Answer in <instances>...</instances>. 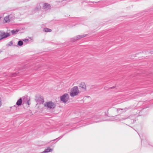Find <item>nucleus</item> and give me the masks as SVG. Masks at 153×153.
Returning a JSON list of instances; mask_svg holds the SVG:
<instances>
[{
  "instance_id": "f257e3e1",
  "label": "nucleus",
  "mask_w": 153,
  "mask_h": 153,
  "mask_svg": "<svg viewBox=\"0 0 153 153\" xmlns=\"http://www.w3.org/2000/svg\"><path fill=\"white\" fill-rule=\"evenodd\" d=\"M44 105L47 108L50 109H53L56 107L55 103L51 101H49L45 102Z\"/></svg>"
},
{
  "instance_id": "f03ea898",
  "label": "nucleus",
  "mask_w": 153,
  "mask_h": 153,
  "mask_svg": "<svg viewBox=\"0 0 153 153\" xmlns=\"http://www.w3.org/2000/svg\"><path fill=\"white\" fill-rule=\"evenodd\" d=\"M79 92L78 88L77 86H74L72 88L71 91L70 95L72 97L77 95Z\"/></svg>"
},
{
  "instance_id": "7ed1b4c3",
  "label": "nucleus",
  "mask_w": 153,
  "mask_h": 153,
  "mask_svg": "<svg viewBox=\"0 0 153 153\" xmlns=\"http://www.w3.org/2000/svg\"><path fill=\"white\" fill-rule=\"evenodd\" d=\"M69 96L67 93H65L60 97V100L61 101L64 103L67 102L68 100Z\"/></svg>"
},
{
  "instance_id": "20e7f679",
  "label": "nucleus",
  "mask_w": 153,
  "mask_h": 153,
  "mask_svg": "<svg viewBox=\"0 0 153 153\" xmlns=\"http://www.w3.org/2000/svg\"><path fill=\"white\" fill-rule=\"evenodd\" d=\"M10 36V33H5L2 31H0V40L7 37Z\"/></svg>"
},
{
  "instance_id": "39448f33",
  "label": "nucleus",
  "mask_w": 153,
  "mask_h": 153,
  "mask_svg": "<svg viewBox=\"0 0 153 153\" xmlns=\"http://www.w3.org/2000/svg\"><path fill=\"white\" fill-rule=\"evenodd\" d=\"M22 100L21 98H20L16 102V105L18 106L20 105L22 103Z\"/></svg>"
},
{
  "instance_id": "423d86ee",
  "label": "nucleus",
  "mask_w": 153,
  "mask_h": 153,
  "mask_svg": "<svg viewBox=\"0 0 153 153\" xmlns=\"http://www.w3.org/2000/svg\"><path fill=\"white\" fill-rule=\"evenodd\" d=\"M80 87L83 88L85 89L86 88V85L84 82H82L80 84Z\"/></svg>"
},
{
  "instance_id": "0eeeda50",
  "label": "nucleus",
  "mask_w": 153,
  "mask_h": 153,
  "mask_svg": "<svg viewBox=\"0 0 153 153\" xmlns=\"http://www.w3.org/2000/svg\"><path fill=\"white\" fill-rule=\"evenodd\" d=\"M10 19L9 18V16H6L4 18V22L6 23L8 22H10Z\"/></svg>"
},
{
  "instance_id": "6e6552de",
  "label": "nucleus",
  "mask_w": 153,
  "mask_h": 153,
  "mask_svg": "<svg viewBox=\"0 0 153 153\" xmlns=\"http://www.w3.org/2000/svg\"><path fill=\"white\" fill-rule=\"evenodd\" d=\"M52 149L50 148H48L45 149L44 151L42 152V153H46L49 152H51Z\"/></svg>"
},
{
  "instance_id": "1a4fd4ad",
  "label": "nucleus",
  "mask_w": 153,
  "mask_h": 153,
  "mask_svg": "<svg viewBox=\"0 0 153 153\" xmlns=\"http://www.w3.org/2000/svg\"><path fill=\"white\" fill-rule=\"evenodd\" d=\"M50 6L49 4L45 3L44 4L43 6V8H49Z\"/></svg>"
},
{
  "instance_id": "9d476101",
  "label": "nucleus",
  "mask_w": 153,
  "mask_h": 153,
  "mask_svg": "<svg viewBox=\"0 0 153 153\" xmlns=\"http://www.w3.org/2000/svg\"><path fill=\"white\" fill-rule=\"evenodd\" d=\"M45 32H50L51 31V30L48 28H45L43 30Z\"/></svg>"
},
{
  "instance_id": "9b49d317",
  "label": "nucleus",
  "mask_w": 153,
  "mask_h": 153,
  "mask_svg": "<svg viewBox=\"0 0 153 153\" xmlns=\"http://www.w3.org/2000/svg\"><path fill=\"white\" fill-rule=\"evenodd\" d=\"M23 42L21 41H19L18 43V45L19 46H22L23 45Z\"/></svg>"
},
{
  "instance_id": "f8f14e48",
  "label": "nucleus",
  "mask_w": 153,
  "mask_h": 153,
  "mask_svg": "<svg viewBox=\"0 0 153 153\" xmlns=\"http://www.w3.org/2000/svg\"><path fill=\"white\" fill-rule=\"evenodd\" d=\"M11 32L13 34L17 32V30H12L11 31Z\"/></svg>"
},
{
  "instance_id": "ddd939ff",
  "label": "nucleus",
  "mask_w": 153,
  "mask_h": 153,
  "mask_svg": "<svg viewBox=\"0 0 153 153\" xmlns=\"http://www.w3.org/2000/svg\"><path fill=\"white\" fill-rule=\"evenodd\" d=\"M1 105V98L0 97V107Z\"/></svg>"
},
{
  "instance_id": "4468645a",
  "label": "nucleus",
  "mask_w": 153,
  "mask_h": 153,
  "mask_svg": "<svg viewBox=\"0 0 153 153\" xmlns=\"http://www.w3.org/2000/svg\"><path fill=\"white\" fill-rule=\"evenodd\" d=\"M23 41H25V42H27L28 41V39H25V40H23Z\"/></svg>"
},
{
  "instance_id": "2eb2a0df",
  "label": "nucleus",
  "mask_w": 153,
  "mask_h": 153,
  "mask_svg": "<svg viewBox=\"0 0 153 153\" xmlns=\"http://www.w3.org/2000/svg\"><path fill=\"white\" fill-rule=\"evenodd\" d=\"M27 103H28V105H29V101H28L27 102Z\"/></svg>"
}]
</instances>
